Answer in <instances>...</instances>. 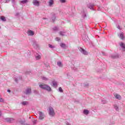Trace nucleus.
<instances>
[{"label":"nucleus","mask_w":125,"mask_h":125,"mask_svg":"<svg viewBox=\"0 0 125 125\" xmlns=\"http://www.w3.org/2000/svg\"><path fill=\"white\" fill-rule=\"evenodd\" d=\"M39 87L42 89L47 90V91H50L51 90V88H50V87L48 86V85L45 83H42L40 84Z\"/></svg>","instance_id":"nucleus-1"},{"label":"nucleus","mask_w":125,"mask_h":125,"mask_svg":"<svg viewBox=\"0 0 125 125\" xmlns=\"http://www.w3.org/2000/svg\"><path fill=\"white\" fill-rule=\"evenodd\" d=\"M49 114L50 116H51V117H53L55 115L54 109H53V108H52V107L50 106L49 107Z\"/></svg>","instance_id":"nucleus-2"},{"label":"nucleus","mask_w":125,"mask_h":125,"mask_svg":"<svg viewBox=\"0 0 125 125\" xmlns=\"http://www.w3.org/2000/svg\"><path fill=\"white\" fill-rule=\"evenodd\" d=\"M78 49H79V50H80V51H81V52L82 53L84 54V55H87V52H86V51H85V50L83 49V48L81 47H79Z\"/></svg>","instance_id":"nucleus-3"},{"label":"nucleus","mask_w":125,"mask_h":125,"mask_svg":"<svg viewBox=\"0 0 125 125\" xmlns=\"http://www.w3.org/2000/svg\"><path fill=\"white\" fill-rule=\"evenodd\" d=\"M18 123H19L20 125H25V123H26V121L24 118L19 119L18 120Z\"/></svg>","instance_id":"nucleus-4"},{"label":"nucleus","mask_w":125,"mask_h":125,"mask_svg":"<svg viewBox=\"0 0 125 125\" xmlns=\"http://www.w3.org/2000/svg\"><path fill=\"white\" fill-rule=\"evenodd\" d=\"M5 121L7 123H14L15 122V119L14 118H7L5 119Z\"/></svg>","instance_id":"nucleus-5"},{"label":"nucleus","mask_w":125,"mask_h":125,"mask_svg":"<svg viewBox=\"0 0 125 125\" xmlns=\"http://www.w3.org/2000/svg\"><path fill=\"white\" fill-rule=\"evenodd\" d=\"M38 114H39L40 120H43V118H44L43 113L41 111H39Z\"/></svg>","instance_id":"nucleus-6"},{"label":"nucleus","mask_w":125,"mask_h":125,"mask_svg":"<svg viewBox=\"0 0 125 125\" xmlns=\"http://www.w3.org/2000/svg\"><path fill=\"white\" fill-rule=\"evenodd\" d=\"M33 3L35 6H40V1H38V0H33Z\"/></svg>","instance_id":"nucleus-7"},{"label":"nucleus","mask_w":125,"mask_h":125,"mask_svg":"<svg viewBox=\"0 0 125 125\" xmlns=\"http://www.w3.org/2000/svg\"><path fill=\"white\" fill-rule=\"evenodd\" d=\"M112 59H117V58H121V55L119 54L113 55L111 56Z\"/></svg>","instance_id":"nucleus-8"},{"label":"nucleus","mask_w":125,"mask_h":125,"mask_svg":"<svg viewBox=\"0 0 125 125\" xmlns=\"http://www.w3.org/2000/svg\"><path fill=\"white\" fill-rule=\"evenodd\" d=\"M87 6L88 8H90V9H91L92 10H94V8H93V6H94V4L89 3L87 5Z\"/></svg>","instance_id":"nucleus-9"},{"label":"nucleus","mask_w":125,"mask_h":125,"mask_svg":"<svg viewBox=\"0 0 125 125\" xmlns=\"http://www.w3.org/2000/svg\"><path fill=\"white\" fill-rule=\"evenodd\" d=\"M31 88H28L27 89H26V90L24 92V93L25 94H30V93H31Z\"/></svg>","instance_id":"nucleus-10"},{"label":"nucleus","mask_w":125,"mask_h":125,"mask_svg":"<svg viewBox=\"0 0 125 125\" xmlns=\"http://www.w3.org/2000/svg\"><path fill=\"white\" fill-rule=\"evenodd\" d=\"M120 46L123 49V51H125V44L123 42H121L120 44Z\"/></svg>","instance_id":"nucleus-11"},{"label":"nucleus","mask_w":125,"mask_h":125,"mask_svg":"<svg viewBox=\"0 0 125 125\" xmlns=\"http://www.w3.org/2000/svg\"><path fill=\"white\" fill-rule=\"evenodd\" d=\"M27 34L29 35V36H34V35H35V33H34V31L31 30H28L27 31Z\"/></svg>","instance_id":"nucleus-12"},{"label":"nucleus","mask_w":125,"mask_h":125,"mask_svg":"<svg viewBox=\"0 0 125 125\" xmlns=\"http://www.w3.org/2000/svg\"><path fill=\"white\" fill-rule=\"evenodd\" d=\"M114 96L116 99H118V100H121L122 99V97L119 94H116L114 95Z\"/></svg>","instance_id":"nucleus-13"},{"label":"nucleus","mask_w":125,"mask_h":125,"mask_svg":"<svg viewBox=\"0 0 125 125\" xmlns=\"http://www.w3.org/2000/svg\"><path fill=\"white\" fill-rule=\"evenodd\" d=\"M113 106L114 109L116 110V111H117V112H119V106H118L117 104H114Z\"/></svg>","instance_id":"nucleus-14"},{"label":"nucleus","mask_w":125,"mask_h":125,"mask_svg":"<svg viewBox=\"0 0 125 125\" xmlns=\"http://www.w3.org/2000/svg\"><path fill=\"white\" fill-rule=\"evenodd\" d=\"M54 3V1H53V0H49V5L50 6H52Z\"/></svg>","instance_id":"nucleus-15"},{"label":"nucleus","mask_w":125,"mask_h":125,"mask_svg":"<svg viewBox=\"0 0 125 125\" xmlns=\"http://www.w3.org/2000/svg\"><path fill=\"white\" fill-rule=\"evenodd\" d=\"M83 114L85 115H88V114H89V111L87 109H85L83 110Z\"/></svg>","instance_id":"nucleus-16"},{"label":"nucleus","mask_w":125,"mask_h":125,"mask_svg":"<svg viewBox=\"0 0 125 125\" xmlns=\"http://www.w3.org/2000/svg\"><path fill=\"white\" fill-rule=\"evenodd\" d=\"M29 1L28 0H23L21 1V3H22V4H25V3H27Z\"/></svg>","instance_id":"nucleus-17"},{"label":"nucleus","mask_w":125,"mask_h":125,"mask_svg":"<svg viewBox=\"0 0 125 125\" xmlns=\"http://www.w3.org/2000/svg\"><path fill=\"white\" fill-rule=\"evenodd\" d=\"M57 65L58 66H59V67H63V64H62V62H58Z\"/></svg>","instance_id":"nucleus-18"},{"label":"nucleus","mask_w":125,"mask_h":125,"mask_svg":"<svg viewBox=\"0 0 125 125\" xmlns=\"http://www.w3.org/2000/svg\"><path fill=\"white\" fill-rule=\"evenodd\" d=\"M0 19L1 20H2V21H6V19H5V17H4V16H2L0 17Z\"/></svg>","instance_id":"nucleus-19"},{"label":"nucleus","mask_w":125,"mask_h":125,"mask_svg":"<svg viewBox=\"0 0 125 125\" xmlns=\"http://www.w3.org/2000/svg\"><path fill=\"white\" fill-rule=\"evenodd\" d=\"M52 83L54 86L57 87V82H56L55 81H53Z\"/></svg>","instance_id":"nucleus-20"},{"label":"nucleus","mask_w":125,"mask_h":125,"mask_svg":"<svg viewBox=\"0 0 125 125\" xmlns=\"http://www.w3.org/2000/svg\"><path fill=\"white\" fill-rule=\"evenodd\" d=\"M65 32H63V31H60L59 32V34L60 35V36H65Z\"/></svg>","instance_id":"nucleus-21"},{"label":"nucleus","mask_w":125,"mask_h":125,"mask_svg":"<svg viewBox=\"0 0 125 125\" xmlns=\"http://www.w3.org/2000/svg\"><path fill=\"white\" fill-rule=\"evenodd\" d=\"M32 123H33V125H36L37 123H38V121L36 119H33L32 120Z\"/></svg>","instance_id":"nucleus-22"},{"label":"nucleus","mask_w":125,"mask_h":125,"mask_svg":"<svg viewBox=\"0 0 125 125\" xmlns=\"http://www.w3.org/2000/svg\"><path fill=\"white\" fill-rule=\"evenodd\" d=\"M35 58L36 60H39V59H41V55H38L35 57Z\"/></svg>","instance_id":"nucleus-23"},{"label":"nucleus","mask_w":125,"mask_h":125,"mask_svg":"<svg viewBox=\"0 0 125 125\" xmlns=\"http://www.w3.org/2000/svg\"><path fill=\"white\" fill-rule=\"evenodd\" d=\"M28 104H29V103H28V102H26V101H23L22 103V105H28Z\"/></svg>","instance_id":"nucleus-24"},{"label":"nucleus","mask_w":125,"mask_h":125,"mask_svg":"<svg viewBox=\"0 0 125 125\" xmlns=\"http://www.w3.org/2000/svg\"><path fill=\"white\" fill-rule=\"evenodd\" d=\"M120 38H121V40H124V33H123V32L120 34Z\"/></svg>","instance_id":"nucleus-25"},{"label":"nucleus","mask_w":125,"mask_h":125,"mask_svg":"<svg viewBox=\"0 0 125 125\" xmlns=\"http://www.w3.org/2000/svg\"><path fill=\"white\" fill-rule=\"evenodd\" d=\"M60 46H61V47H63V48H65L66 47V44L62 43L60 44Z\"/></svg>","instance_id":"nucleus-26"},{"label":"nucleus","mask_w":125,"mask_h":125,"mask_svg":"<svg viewBox=\"0 0 125 125\" xmlns=\"http://www.w3.org/2000/svg\"><path fill=\"white\" fill-rule=\"evenodd\" d=\"M42 80H43V81H48V79L45 77H42Z\"/></svg>","instance_id":"nucleus-27"},{"label":"nucleus","mask_w":125,"mask_h":125,"mask_svg":"<svg viewBox=\"0 0 125 125\" xmlns=\"http://www.w3.org/2000/svg\"><path fill=\"white\" fill-rule=\"evenodd\" d=\"M59 91H60V92H63V89H62V87H60L59 88Z\"/></svg>","instance_id":"nucleus-28"},{"label":"nucleus","mask_w":125,"mask_h":125,"mask_svg":"<svg viewBox=\"0 0 125 125\" xmlns=\"http://www.w3.org/2000/svg\"><path fill=\"white\" fill-rule=\"evenodd\" d=\"M49 47H50V48H55V46L51 45V44H49L48 45Z\"/></svg>","instance_id":"nucleus-29"},{"label":"nucleus","mask_w":125,"mask_h":125,"mask_svg":"<svg viewBox=\"0 0 125 125\" xmlns=\"http://www.w3.org/2000/svg\"><path fill=\"white\" fill-rule=\"evenodd\" d=\"M53 31H58V27H55L53 28Z\"/></svg>","instance_id":"nucleus-30"},{"label":"nucleus","mask_w":125,"mask_h":125,"mask_svg":"<svg viewBox=\"0 0 125 125\" xmlns=\"http://www.w3.org/2000/svg\"><path fill=\"white\" fill-rule=\"evenodd\" d=\"M102 104H105V103H107V102L105 101V100H102Z\"/></svg>","instance_id":"nucleus-31"},{"label":"nucleus","mask_w":125,"mask_h":125,"mask_svg":"<svg viewBox=\"0 0 125 125\" xmlns=\"http://www.w3.org/2000/svg\"><path fill=\"white\" fill-rule=\"evenodd\" d=\"M55 40L56 41H57V42H59V41H60V39L59 38V37H56Z\"/></svg>","instance_id":"nucleus-32"},{"label":"nucleus","mask_w":125,"mask_h":125,"mask_svg":"<svg viewBox=\"0 0 125 125\" xmlns=\"http://www.w3.org/2000/svg\"><path fill=\"white\" fill-rule=\"evenodd\" d=\"M117 29H119V30H122V29H123V28L121 27V26L120 25H118L117 27Z\"/></svg>","instance_id":"nucleus-33"},{"label":"nucleus","mask_w":125,"mask_h":125,"mask_svg":"<svg viewBox=\"0 0 125 125\" xmlns=\"http://www.w3.org/2000/svg\"><path fill=\"white\" fill-rule=\"evenodd\" d=\"M60 1L62 3L66 2V0H60Z\"/></svg>","instance_id":"nucleus-34"},{"label":"nucleus","mask_w":125,"mask_h":125,"mask_svg":"<svg viewBox=\"0 0 125 125\" xmlns=\"http://www.w3.org/2000/svg\"><path fill=\"white\" fill-rule=\"evenodd\" d=\"M3 101H4L3 99L0 98V102H3Z\"/></svg>","instance_id":"nucleus-35"},{"label":"nucleus","mask_w":125,"mask_h":125,"mask_svg":"<svg viewBox=\"0 0 125 125\" xmlns=\"http://www.w3.org/2000/svg\"><path fill=\"white\" fill-rule=\"evenodd\" d=\"M9 1H10V0H5V1L4 2H5V3H7L9 2Z\"/></svg>","instance_id":"nucleus-36"},{"label":"nucleus","mask_w":125,"mask_h":125,"mask_svg":"<svg viewBox=\"0 0 125 125\" xmlns=\"http://www.w3.org/2000/svg\"><path fill=\"white\" fill-rule=\"evenodd\" d=\"M38 91H37V90L34 91V93H35V94H38Z\"/></svg>","instance_id":"nucleus-37"},{"label":"nucleus","mask_w":125,"mask_h":125,"mask_svg":"<svg viewBox=\"0 0 125 125\" xmlns=\"http://www.w3.org/2000/svg\"><path fill=\"white\" fill-rule=\"evenodd\" d=\"M55 20V17H54V19H53L52 20V22H53V23H54Z\"/></svg>","instance_id":"nucleus-38"},{"label":"nucleus","mask_w":125,"mask_h":125,"mask_svg":"<svg viewBox=\"0 0 125 125\" xmlns=\"http://www.w3.org/2000/svg\"><path fill=\"white\" fill-rule=\"evenodd\" d=\"M31 73L30 71H26V74H30Z\"/></svg>","instance_id":"nucleus-39"},{"label":"nucleus","mask_w":125,"mask_h":125,"mask_svg":"<svg viewBox=\"0 0 125 125\" xmlns=\"http://www.w3.org/2000/svg\"><path fill=\"white\" fill-rule=\"evenodd\" d=\"M83 17V18H84L85 17H86V14H84Z\"/></svg>","instance_id":"nucleus-40"},{"label":"nucleus","mask_w":125,"mask_h":125,"mask_svg":"<svg viewBox=\"0 0 125 125\" xmlns=\"http://www.w3.org/2000/svg\"><path fill=\"white\" fill-rule=\"evenodd\" d=\"M35 44H37V42H35L33 43V45H35Z\"/></svg>","instance_id":"nucleus-41"},{"label":"nucleus","mask_w":125,"mask_h":125,"mask_svg":"<svg viewBox=\"0 0 125 125\" xmlns=\"http://www.w3.org/2000/svg\"><path fill=\"white\" fill-rule=\"evenodd\" d=\"M12 2H15V0H11Z\"/></svg>","instance_id":"nucleus-42"},{"label":"nucleus","mask_w":125,"mask_h":125,"mask_svg":"<svg viewBox=\"0 0 125 125\" xmlns=\"http://www.w3.org/2000/svg\"><path fill=\"white\" fill-rule=\"evenodd\" d=\"M15 81H16V83H17V82H18V80H17V79H16Z\"/></svg>","instance_id":"nucleus-43"},{"label":"nucleus","mask_w":125,"mask_h":125,"mask_svg":"<svg viewBox=\"0 0 125 125\" xmlns=\"http://www.w3.org/2000/svg\"><path fill=\"white\" fill-rule=\"evenodd\" d=\"M1 116V111L0 110V117Z\"/></svg>","instance_id":"nucleus-44"},{"label":"nucleus","mask_w":125,"mask_h":125,"mask_svg":"<svg viewBox=\"0 0 125 125\" xmlns=\"http://www.w3.org/2000/svg\"><path fill=\"white\" fill-rule=\"evenodd\" d=\"M10 91H10V90H9V89H8V90H7V92H10Z\"/></svg>","instance_id":"nucleus-45"},{"label":"nucleus","mask_w":125,"mask_h":125,"mask_svg":"<svg viewBox=\"0 0 125 125\" xmlns=\"http://www.w3.org/2000/svg\"><path fill=\"white\" fill-rule=\"evenodd\" d=\"M43 19H46V18H43Z\"/></svg>","instance_id":"nucleus-46"},{"label":"nucleus","mask_w":125,"mask_h":125,"mask_svg":"<svg viewBox=\"0 0 125 125\" xmlns=\"http://www.w3.org/2000/svg\"><path fill=\"white\" fill-rule=\"evenodd\" d=\"M70 125V124H68L67 125Z\"/></svg>","instance_id":"nucleus-47"}]
</instances>
